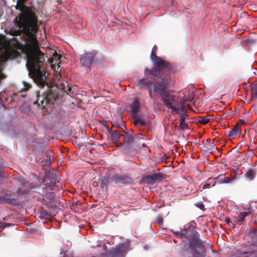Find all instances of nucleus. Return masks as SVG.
Returning <instances> with one entry per match:
<instances>
[{"mask_svg": "<svg viewBox=\"0 0 257 257\" xmlns=\"http://www.w3.org/2000/svg\"><path fill=\"white\" fill-rule=\"evenodd\" d=\"M5 95H6L5 92H0L1 103H2L6 99V97L5 96Z\"/></svg>", "mask_w": 257, "mask_h": 257, "instance_id": "obj_24", "label": "nucleus"}, {"mask_svg": "<svg viewBox=\"0 0 257 257\" xmlns=\"http://www.w3.org/2000/svg\"><path fill=\"white\" fill-rule=\"evenodd\" d=\"M27 0H18L16 9L21 14L15 20L16 29H11L13 36L21 35L22 33L26 37L27 43L25 52L27 60L26 67L29 74L38 84L43 86L46 84L45 55L38 46L36 33L38 30V20L31 10L24 5Z\"/></svg>", "mask_w": 257, "mask_h": 257, "instance_id": "obj_1", "label": "nucleus"}, {"mask_svg": "<svg viewBox=\"0 0 257 257\" xmlns=\"http://www.w3.org/2000/svg\"><path fill=\"white\" fill-rule=\"evenodd\" d=\"M168 85V81L167 80L163 81L162 84L159 86L158 85L153 87V92L161 96L162 101L168 108L171 109V113H178L181 110L179 126L182 130H184L187 128L185 119L188 117V115L186 114V110L183 105L179 104L177 98L172 93L167 91Z\"/></svg>", "mask_w": 257, "mask_h": 257, "instance_id": "obj_3", "label": "nucleus"}, {"mask_svg": "<svg viewBox=\"0 0 257 257\" xmlns=\"http://www.w3.org/2000/svg\"><path fill=\"white\" fill-rule=\"evenodd\" d=\"M4 199L5 202L9 204H14L16 202L14 199L11 198L8 195H6L4 197Z\"/></svg>", "mask_w": 257, "mask_h": 257, "instance_id": "obj_22", "label": "nucleus"}, {"mask_svg": "<svg viewBox=\"0 0 257 257\" xmlns=\"http://www.w3.org/2000/svg\"><path fill=\"white\" fill-rule=\"evenodd\" d=\"M101 185L102 187H103L104 186L106 187L107 185V180L105 179H102L101 182Z\"/></svg>", "mask_w": 257, "mask_h": 257, "instance_id": "obj_27", "label": "nucleus"}, {"mask_svg": "<svg viewBox=\"0 0 257 257\" xmlns=\"http://www.w3.org/2000/svg\"><path fill=\"white\" fill-rule=\"evenodd\" d=\"M53 57V59L56 61H58L60 59V56L56 52H54Z\"/></svg>", "mask_w": 257, "mask_h": 257, "instance_id": "obj_26", "label": "nucleus"}, {"mask_svg": "<svg viewBox=\"0 0 257 257\" xmlns=\"http://www.w3.org/2000/svg\"><path fill=\"white\" fill-rule=\"evenodd\" d=\"M37 97H38L37 100L34 103L37 104L42 108H47L48 105L51 104V100H54L55 99V96L50 92L45 96L40 97L37 94Z\"/></svg>", "mask_w": 257, "mask_h": 257, "instance_id": "obj_7", "label": "nucleus"}, {"mask_svg": "<svg viewBox=\"0 0 257 257\" xmlns=\"http://www.w3.org/2000/svg\"><path fill=\"white\" fill-rule=\"evenodd\" d=\"M109 134L111 136V140L112 142L115 144L116 146L117 144H118L117 143L119 141V139L121 136H123V134L117 132L116 130L110 129L108 131Z\"/></svg>", "mask_w": 257, "mask_h": 257, "instance_id": "obj_15", "label": "nucleus"}, {"mask_svg": "<svg viewBox=\"0 0 257 257\" xmlns=\"http://www.w3.org/2000/svg\"><path fill=\"white\" fill-rule=\"evenodd\" d=\"M225 221L226 223H229L230 222V219L229 218H226Z\"/></svg>", "mask_w": 257, "mask_h": 257, "instance_id": "obj_31", "label": "nucleus"}, {"mask_svg": "<svg viewBox=\"0 0 257 257\" xmlns=\"http://www.w3.org/2000/svg\"><path fill=\"white\" fill-rule=\"evenodd\" d=\"M102 247L104 249H106V245L105 244H104Z\"/></svg>", "mask_w": 257, "mask_h": 257, "instance_id": "obj_35", "label": "nucleus"}, {"mask_svg": "<svg viewBox=\"0 0 257 257\" xmlns=\"http://www.w3.org/2000/svg\"><path fill=\"white\" fill-rule=\"evenodd\" d=\"M176 234L177 235H180L181 236V237H182V236H183V234L182 233H179V232H176Z\"/></svg>", "mask_w": 257, "mask_h": 257, "instance_id": "obj_32", "label": "nucleus"}, {"mask_svg": "<svg viewBox=\"0 0 257 257\" xmlns=\"http://www.w3.org/2000/svg\"><path fill=\"white\" fill-rule=\"evenodd\" d=\"M23 85H24V87H23V88H22L21 92L27 91L28 89H29L31 88V86L30 84H29V83H27L25 81L23 82Z\"/></svg>", "mask_w": 257, "mask_h": 257, "instance_id": "obj_23", "label": "nucleus"}, {"mask_svg": "<svg viewBox=\"0 0 257 257\" xmlns=\"http://www.w3.org/2000/svg\"><path fill=\"white\" fill-rule=\"evenodd\" d=\"M64 257H72V255L71 254H68V253L65 254Z\"/></svg>", "mask_w": 257, "mask_h": 257, "instance_id": "obj_34", "label": "nucleus"}, {"mask_svg": "<svg viewBox=\"0 0 257 257\" xmlns=\"http://www.w3.org/2000/svg\"><path fill=\"white\" fill-rule=\"evenodd\" d=\"M130 249V243L126 242L112 249L107 254L104 255L103 257H120L123 255L125 251Z\"/></svg>", "mask_w": 257, "mask_h": 257, "instance_id": "obj_5", "label": "nucleus"}, {"mask_svg": "<svg viewBox=\"0 0 257 257\" xmlns=\"http://www.w3.org/2000/svg\"><path fill=\"white\" fill-rule=\"evenodd\" d=\"M131 111L135 115H137V113L139 110L140 105L138 100L135 98L133 103L131 104Z\"/></svg>", "mask_w": 257, "mask_h": 257, "instance_id": "obj_17", "label": "nucleus"}, {"mask_svg": "<svg viewBox=\"0 0 257 257\" xmlns=\"http://www.w3.org/2000/svg\"><path fill=\"white\" fill-rule=\"evenodd\" d=\"M21 96H22V97H24V95H23V94H21Z\"/></svg>", "mask_w": 257, "mask_h": 257, "instance_id": "obj_37", "label": "nucleus"}, {"mask_svg": "<svg viewBox=\"0 0 257 257\" xmlns=\"http://www.w3.org/2000/svg\"><path fill=\"white\" fill-rule=\"evenodd\" d=\"M20 109H21V111H22V112H24V113H27V112H28L29 111V108H27V109H26V111H25V110H24L23 109V107H22V106H21V107H20Z\"/></svg>", "mask_w": 257, "mask_h": 257, "instance_id": "obj_29", "label": "nucleus"}, {"mask_svg": "<svg viewBox=\"0 0 257 257\" xmlns=\"http://www.w3.org/2000/svg\"><path fill=\"white\" fill-rule=\"evenodd\" d=\"M255 174L256 172L255 170L250 168L245 173L244 175L246 178L248 179L249 180H252L254 179Z\"/></svg>", "mask_w": 257, "mask_h": 257, "instance_id": "obj_19", "label": "nucleus"}, {"mask_svg": "<svg viewBox=\"0 0 257 257\" xmlns=\"http://www.w3.org/2000/svg\"><path fill=\"white\" fill-rule=\"evenodd\" d=\"M210 186V184L208 183H206L203 185V188L204 189L208 188H209Z\"/></svg>", "mask_w": 257, "mask_h": 257, "instance_id": "obj_28", "label": "nucleus"}, {"mask_svg": "<svg viewBox=\"0 0 257 257\" xmlns=\"http://www.w3.org/2000/svg\"><path fill=\"white\" fill-rule=\"evenodd\" d=\"M210 121V119L206 116H201L199 119V122L201 124H206Z\"/></svg>", "mask_w": 257, "mask_h": 257, "instance_id": "obj_21", "label": "nucleus"}, {"mask_svg": "<svg viewBox=\"0 0 257 257\" xmlns=\"http://www.w3.org/2000/svg\"><path fill=\"white\" fill-rule=\"evenodd\" d=\"M60 77L59 74H58L55 76V83L56 86L59 89H61L64 92H66L68 94H70L72 91L71 87H69L68 85L66 86L64 83L62 82L60 80Z\"/></svg>", "mask_w": 257, "mask_h": 257, "instance_id": "obj_10", "label": "nucleus"}, {"mask_svg": "<svg viewBox=\"0 0 257 257\" xmlns=\"http://www.w3.org/2000/svg\"><path fill=\"white\" fill-rule=\"evenodd\" d=\"M220 181L221 183H229L231 181V179L229 178L225 179V177L222 176L220 179Z\"/></svg>", "mask_w": 257, "mask_h": 257, "instance_id": "obj_25", "label": "nucleus"}, {"mask_svg": "<svg viewBox=\"0 0 257 257\" xmlns=\"http://www.w3.org/2000/svg\"><path fill=\"white\" fill-rule=\"evenodd\" d=\"M238 257H257V243L245 246L238 252Z\"/></svg>", "mask_w": 257, "mask_h": 257, "instance_id": "obj_6", "label": "nucleus"}, {"mask_svg": "<svg viewBox=\"0 0 257 257\" xmlns=\"http://www.w3.org/2000/svg\"><path fill=\"white\" fill-rule=\"evenodd\" d=\"M240 133V125L237 124L236 126L228 133V137L231 139L234 138Z\"/></svg>", "mask_w": 257, "mask_h": 257, "instance_id": "obj_16", "label": "nucleus"}, {"mask_svg": "<svg viewBox=\"0 0 257 257\" xmlns=\"http://www.w3.org/2000/svg\"><path fill=\"white\" fill-rule=\"evenodd\" d=\"M13 52L9 45L4 42L3 37H0V62L11 59Z\"/></svg>", "mask_w": 257, "mask_h": 257, "instance_id": "obj_4", "label": "nucleus"}, {"mask_svg": "<svg viewBox=\"0 0 257 257\" xmlns=\"http://www.w3.org/2000/svg\"><path fill=\"white\" fill-rule=\"evenodd\" d=\"M134 125L138 127L144 126L147 124L146 121L142 118H140L137 115H135L133 122Z\"/></svg>", "mask_w": 257, "mask_h": 257, "instance_id": "obj_18", "label": "nucleus"}, {"mask_svg": "<svg viewBox=\"0 0 257 257\" xmlns=\"http://www.w3.org/2000/svg\"><path fill=\"white\" fill-rule=\"evenodd\" d=\"M110 179L115 183L126 184L131 182V179L130 177L126 176L119 175L118 174H115L112 176Z\"/></svg>", "mask_w": 257, "mask_h": 257, "instance_id": "obj_12", "label": "nucleus"}, {"mask_svg": "<svg viewBox=\"0 0 257 257\" xmlns=\"http://www.w3.org/2000/svg\"><path fill=\"white\" fill-rule=\"evenodd\" d=\"M204 207L203 205H200L199 208L202 209V207Z\"/></svg>", "mask_w": 257, "mask_h": 257, "instance_id": "obj_36", "label": "nucleus"}, {"mask_svg": "<svg viewBox=\"0 0 257 257\" xmlns=\"http://www.w3.org/2000/svg\"><path fill=\"white\" fill-rule=\"evenodd\" d=\"M163 179V176L161 173H154L151 175H147L145 180L148 183L153 184L157 182L161 181Z\"/></svg>", "mask_w": 257, "mask_h": 257, "instance_id": "obj_11", "label": "nucleus"}, {"mask_svg": "<svg viewBox=\"0 0 257 257\" xmlns=\"http://www.w3.org/2000/svg\"><path fill=\"white\" fill-rule=\"evenodd\" d=\"M40 217L45 219H51L52 218V215L45 211L41 212Z\"/></svg>", "mask_w": 257, "mask_h": 257, "instance_id": "obj_20", "label": "nucleus"}, {"mask_svg": "<svg viewBox=\"0 0 257 257\" xmlns=\"http://www.w3.org/2000/svg\"><path fill=\"white\" fill-rule=\"evenodd\" d=\"M249 215L248 212H242L239 213H236L233 216L234 222L238 224H241L243 222L245 217Z\"/></svg>", "mask_w": 257, "mask_h": 257, "instance_id": "obj_14", "label": "nucleus"}, {"mask_svg": "<svg viewBox=\"0 0 257 257\" xmlns=\"http://www.w3.org/2000/svg\"><path fill=\"white\" fill-rule=\"evenodd\" d=\"M19 181H20V182L21 183H22V184L24 183V179H22V178H20V179H19Z\"/></svg>", "mask_w": 257, "mask_h": 257, "instance_id": "obj_33", "label": "nucleus"}, {"mask_svg": "<svg viewBox=\"0 0 257 257\" xmlns=\"http://www.w3.org/2000/svg\"><path fill=\"white\" fill-rule=\"evenodd\" d=\"M190 246L193 250V257H204V254L203 252H198L196 251L197 248H199L202 252H204V249L203 246L199 240L195 239L191 240L190 244Z\"/></svg>", "mask_w": 257, "mask_h": 257, "instance_id": "obj_9", "label": "nucleus"}, {"mask_svg": "<svg viewBox=\"0 0 257 257\" xmlns=\"http://www.w3.org/2000/svg\"><path fill=\"white\" fill-rule=\"evenodd\" d=\"M209 183L210 184V186H213L215 184V182L214 180H211Z\"/></svg>", "mask_w": 257, "mask_h": 257, "instance_id": "obj_30", "label": "nucleus"}, {"mask_svg": "<svg viewBox=\"0 0 257 257\" xmlns=\"http://www.w3.org/2000/svg\"><path fill=\"white\" fill-rule=\"evenodd\" d=\"M96 54V52H85L80 56V61L81 65L89 69Z\"/></svg>", "mask_w": 257, "mask_h": 257, "instance_id": "obj_8", "label": "nucleus"}, {"mask_svg": "<svg viewBox=\"0 0 257 257\" xmlns=\"http://www.w3.org/2000/svg\"><path fill=\"white\" fill-rule=\"evenodd\" d=\"M124 137V141L123 143H119L116 145V147H120L121 146H126L128 147L131 145L133 142V137L132 135L124 133L122 136Z\"/></svg>", "mask_w": 257, "mask_h": 257, "instance_id": "obj_13", "label": "nucleus"}, {"mask_svg": "<svg viewBox=\"0 0 257 257\" xmlns=\"http://www.w3.org/2000/svg\"><path fill=\"white\" fill-rule=\"evenodd\" d=\"M157 47L155 45L152 50L151 59L156 67L152 69L146 68L145 70V78L139 80L137 86L140 88L147 87L148 90L153 91V87L155 85H161L163 81L167 80L169 83V80L165 76L164 77L160 75L161 72H168L171 69V66L169 63L162 59L156 55Z\"/></svg>", "mask_w": 257, "mask_h": 257, "instance_id": "obj_2", "label": "nucleus"}]
</instances>
